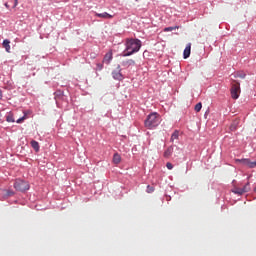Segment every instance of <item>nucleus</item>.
<instances>
[{
  "instance_id": "nucleus-1",
  "label": "nucleus",
  "mask_w": 256,
  "mask_h": 256,
  "mask_svg": "<svg viewBox=\"0 0 256 256\" xmlns=\"http://www.w3.org/2000/svg\"><path fill=\"white\" fill-rule=\"evenodd\" d=\"M125 50L120 54L121 57H131L141 50V40L139 39H126Z\"/></svg>"
},
{
  "instance_id": "nucleus-2",
  "label": "nucleus",
  "mask_w": 256,
  "mask_h": 256,
  "mask_svg": "<svg viewBox=\"0 0 256 256\" xmlns=\"http://www.w3.org/2000/svg\"><path fill=\"white\" fill-rule=\"evenodd\" d=\"M144 125L146 129H156V127H159V125H161V115H159V113L157 112L150 113L146 117Z\"/></svg>"
},
{
  "instance_id": "nucleus-3",
  "label": "nucleus",
  "mask_w": 256,
  "mask_h": 256,
  "mask_svg": "<svg viewBox=\"0 0 256 256\" xmlns=\"http://www.w3.org/2000/svg\"><path fill=\"white\" fill-rule=\"evenodd\" d=\"M14 189H16V191H20L21 193H25V191H29L30 189L29 182L25 180H16L14 183Z\"/></svg>"
},
{
  "instance_id": "nucleus-4",
  "label": "nucleus",
  "mask_w": 256,
  "mask_h": 256,
  "mask_svg": "<svg viewBox=\"0 0 256 256\" xmlns=\"http://www.w3.org/2000/svg\"><path fill=\"white\" fill-rule=\"evenodd\" d=\"M121 71H123V69H121V65L118 64L116 70L112 71V79H114L115 81H123V79H125V76Z\"/></svg>"
},
{
  "instance_id": "nucleus-5",
  "label": "nucleus",
  "mask_w": 256,
  "mask_h": 256,
  "mask_svg": "<svg viewBox=\"0 0 256 256\" xmlns=\"http://www.w3.org/2000/svg\"><path fill=\"white\" fill-rule=\"evenodd\" d=\"M236 163H240V165H243L244 167H248L249 169H255L256 167V161H251L250 159H247V158L237 159Z\"/></svg>"
},
{
  "instance_id": "nucleus-6",
  "label": "nucleus",
  "mask_w": 256,
  "mask_h": 256,
  "mask_svg": "<svg viewBox=\"0 0 256 256\" xmlns=\"http://www.w3.org/2000/svg\"><path fill=\"white\" fill-rule=\"evenodd\" d=\"M241 94V86L239 83L233 84L231 88V97L232 99H239V95Z\"/></svg>"
},
{
  "instance_id": "nucleus-7",
  "label": "nucleus",
  "mask_w": 256,
  "mask_h": 256,
  "mask_svg": "<svg viewBox=\"0 0 256 256\" xmlns=\"http://www.w3.org/2000/svg\"><path fill=\"white\" fill-rule=\"evenodd\" d=\"M111 61H113V52L112 51H109L108 53H106L104 55V58H103V63L105 65H111Z\"/></svg>"
},
{
  "instance_id": "nucleus-8",
  "label": "nucleus",
  "mask_w": 256,
  "mask_h": 256,
  "mask_svg": "<svg viewBox=\"0 0 256 256\" xmlns=\"http://www.w3.org/2000/svg\"><path fill=\"white\" fill-rule=\"evenodd\" d=\"M121 66L124 67V69H129V67H135V60L133 59H127L121 62Z\"/></svg>"
},
{
  "instance_id": "nucleus-9",
  "label": "nucleus",
  "mask_w": 256,
  "mask_h": 256,
  "mask_svg": "<svg viewBox=\"0 0 256 256\" xmlns=\"http://www.w3.org/2000/svg\"><path fill=\"white\" fill-rule=\"evenodd\" d=\"M95 17H99V19H113V15L107 12L95 13Z\"/></svg>"
},
{
  "instance_id": "nucleus-10",
  "label": "nucleus",
  "mask_w": 256,
  "mask_h": 256,
  "mask_svg": "<svg viewBox=\"0 0 256 256\" xmlns=\"http://www.w3.org/2000/svg\"><path fill=\"white\" fill-rule=\"evenodd\" d=\"M191 56V43H188L183 52L184 59H189Z\"/></svg>"
},
{
  "instance_id": "nucleus-11",
  "label": "nucleus",
  "mask_w": 256,
  "mask_h": 256,
  "mask_svg": "<svg viewBox=\"0 0 256 256\" xmlns=\"http://www.w3.org/2000/svg\"><path fill=\"white\" fill-rule=\"evenodd\" d=\"M181 135V132L179 130H175L170 138L171 143H175V141H179V136Z\"/></svg>"
},
{
  "instance_id": "nucleus-12",
  "label": "nucleus",
  "mask_w": 256,
  "mask_h": 256,
  "mask_svg": "<svg viewBox=\"0 0 256 256\" xmlns=\"http://www.w3.org/2000/svg\"><path fill=\"white\" fill-rule=\"evenodd\" d=\"M2 45H3V47H4V49H5V51H6L7 53H10V52H11V41H9L8 39H5V40L3 41V43H2Z\"/></svg>"
},
{
  "instance_id": "nucleus-13",
  "label": "nucleus",
  "mask_w": 256,
  "mask_h": 256,
  "mask_svg": "<svg viewBox=\"0 0 256 256\" xmlns=\"http://www.w3.org/2000/svg\"><path fill=\"white\" fill-rule=\"evenodd\" d=\"M171 155H173V146H169L164 152L165 159H169Z\"/></svg>"
},
{
  "instance_id": "nucleus-14",
  "label": "nucleus",
  "mask_w": 256,
  "mask_h": 256,
  "mask_svg": "<svg viewBox=\"0 0 256 256\" xmlns=\"http://www.w3.org/2000/svg\"><path fill=\"white\" fill-rule=\"evenodd\" d=\"M113 163L115 165H119V163H121V155H119V153H115L113 155Z\"/></svg>"
},
{
  "instance_id": "nucleus-15",
  "label": "nucleus",
  "mask_w": 256,
  "mask_h": 256,
  "mask_svg": "<svg viewBox=\"0 0 256 256\" xmlns=\"http://www.w3.org/2000/svg\"><path fill=\"white\" fill-rule=\"evenodd\" d=\"M7 123H15V118H13V112H8L6 115Z\"/></svg>"
},
{
  "instance_id": "nucleus-16",
  "label": "nucleus",
  "mask_w": 256,
  "mask_h": 256,
  "mask_svg": "<svg viewBox=\"0 0 256 256\" xmlns=\"http://www.w3.org/2000/svg\"><path fill=\"white\" fill-rule=\"evenodd\" d=\"M30 145H31V147L34 149V151H36V153H38V151H39V142H37V141H35V140H32L31 142H30Z\"/></svg>"
},
{
  "instance_id": "nucleus-17",
  "label": "nucleus",
  "mask_w": 256,
  "mask_h": 256,
  "mask_svg": "<svg viewBox=\"0 0 256 256\" xmlns=\"http://www.w3.org/2000/svg\"><path fill=\"white\" fill-rule=\"evenodd\" d=\"M232 193H234V195H244L243 190L237 186H234Z\"/></svg>"
},
{
  "instance_id": "nucleus-18",
  "label": "nucleus",
  "mask_w": 256,
  "mask_h": 256,
  "mask_svg": "<svg viewBox=\"0 0 256 256\" xmlns=\"http://www.w3.org/2000/svg\"><path fill=\"white\" fill-rule=\"evenodd\" d=\"M241 190H242V193H249L250 191H251V187L249 186V182L248 183H246L244 186H243V188H241Z\"/></svg>"
},
{
  "instance_id": "nucleus-19",
  "label": "nucleus",
  "mask_w": 256,
  "mask_h": 256,
  "mask_svg": "<svg viewBox=\"0 0 256 256\" xmlns=\"http://www.w3.org/2000/svg\"><path fill=\"white\" fill-rule=\"evenodd\" d=\"M201 109H203V104L201 102H199L195 105L194 111H196V113H199V111H201Z\"/></svg>"
},
{
  "instance_id": "nucleus-20",
  "label": "nucleus",
  "mask_w": 256,
  "mask_h": 256,
  "mask_svg": "<svg viewBox=\"0 0 256 256\" xmlns=\"http://www.w3.org/2000/svg\"><path fill=\"white\" fill-rule=\"evenodd\" d=\"M237 125H239L238 121H234L231 125H230V131H235L237 129Z\"/></svg>"
},
{
  "instance_id": "nucleus-21",
  "label": "nucleus",
  "mask_w": 256,
  "mask_h": 256,
  "mask_svg": "<svg viewBox=\"0 0 256 256\" xmlns=\"http://www.w3.org/2000/svg\"><path fill=\"white\" fill-rule=\"evenodd\" d=\"M175 29H179V26H170V27H166V28H164V31H165V32L175 31Z\"/></svg>"
},
{
  "instance_id": "nucleus-22",
  "label": "nucleus",
  "mask_w": 256,
  "mask_h": 256,
  "mask_svg": "<svg viewBox=\"0 0 256 256\" xmlns=\"http://www.w3.org/2000/svg\"><path fill=\"white\" fill-rule=\"evenodd\" d=\"M96 71H103V63L96 64Z\"/></svg>"
},
{
  "instance_id": "nucleus-23",
  "label": "nucleus",
  "mask_w": 256,
  "mask_h": 256,
  "mask_svg": "<svg viewBox=\"0 0 256 256\" xmlns=\"http://www.w3.org/2000/svg\"><path fill=\"white\" fill-rule=\"evenodd\" d=\"M7 197H13L15 195V192L13 190H6Z\"/></svg>"
},
{
  "instance_id": "nucleus-24",
  "label": "nucleus",
  "mask_w": 256,
  "mask_h": 256,
  "mask_svg": "<svg viewBox=\"0 0 256 256\" xmlns=\"http://www.w3.org/2000/svg\"><path fill=\"white\" fill-rule=\"evenodd\" d=\"M236 77H239L240 79H245L246 74L243 73V72H238V73L236 74Z\"/></svg>"
},
{
  "instance_id": "nucleus-25",
  "label": "nucleus",
  "mask_w": 256,
  "mask_h": 256,
  "mask_svg": "<svg viewBox=\"0 0 256 256\" xmlns=\"http://www.w3.org/2000/svg\"><path fill=\"white\" fill-rule=\"evenodd\" d=\"M146 191L148 193H153V191H155V188L153 186H151V185H148Z\"/></svg>"
},
{
  "instance_id": "nucleus-26",
  "label": "nucleus",
  "mask_w": 256,
  "mask_h": 256,
  "mask_svg": "<svg viewBox=\"0 0 256 256\" xmlns=\"http://www.w3.org/2000/svg\"><path fill=\"white\" fill-rule=\"evenodd\" d=\"M25 119H27V117L24 115L21 118H19L18 120H16V123H23V121H25Z\"/></svg>"
},
{
  "instance_id": "nucleus-27",
  "label": "nucleus",
  "mask_w": 256,
  "mask_h": 256,
  "mask_svg": "<svg viewBox=\"0 0 256 256\" xmlns=\"http://www.w3.org/2000/svg\"><path fill=\"white\" fill-rule=\"evenodd\" d=\"M166 167H167V169L171 170V169H173V164L171 162H168L166 164Z\"/></svg>"
},
{
  "instance_id": "nucleus-28",
  "label": "nucleus",
  "mask_w": 256,
  "mask_h": 256,
  "mask_svg": "<svg viewBox=\"0 0 256 256\" xmlns=\"http://www.w3.org/2000/svg\"><path fill=\"white\" fill-rule=\"evenodd\" d=\"M3 115L0 113V123L3 122V119H2Z\"/></svg>"
},
{
  "instance_id": "nucleus-29",
  "label": "nucleus",
  "mask_w": 256,
  "mask_h": 256,
  "mask_svg": "<svg viewBox=\"0 0 256 256\" xmlns=\"http://www.w3.org/2000/svg\"><path fill=\"white\" fill-rule=\"evenodd\" d=\"M3 98V92H1V90H0V99H2Z\"/></svg>"
},
{
  "instance_id": "nucleus-30",
  "label": "nucleus",
  "mask_w": 256,
  "mask_h": 256,
  "mask_svg": "<svg viewBox=\"0 0 256 256\" xmlns=\"http://www.w3.org/2000/svg\"><path fill=\"white\" fill-rule=\"evenodd\" d=\"M15 5H17V0H14Z\"/></svg>"
}]
</instances>
